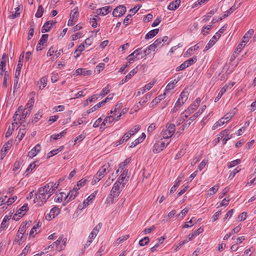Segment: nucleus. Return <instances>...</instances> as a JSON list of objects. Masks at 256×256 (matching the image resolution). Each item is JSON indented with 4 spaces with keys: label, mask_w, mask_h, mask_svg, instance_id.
<instances>
[{
    "label": "nucleus",
    "mask_w": 256,
    "mask_h": 256,
    "mask_svg": "<svg viewBox=\"0 0 256 256\" xmlns=\"http://www.w3.org/2000/svg\"><path fill=\"white\" fill-rule=\"evenodd\" d=\"M188 93L187 92H181L179 98L176 100V103L178 102L180 104V106L181 107L184 104V102L186 101L188 98Z\"/></svg>",
    "instance_id": "21"
},
{
    "label": "nucleus",
    "mask_w": 256,
    "mask_h": 256,
    "mask_svg": "<svg viewBox=\"0 0 256 256\" xmlns=\"http://www.w3.org/2000/svg\"><path fill=\"white\" fill-rule=\"evenodd\" d=\"M44 13V9L42 5L39 6L35 14V16L36 18H40L42 16Z\"/></svg>",
    "instance_id": "57"
},
{
    "label": "nucleus",
    "mask_w": 256,
    "mask_h": 256,
    "mask_svg": "<svg viewBox=\"0 0 256 256\" xmlns=\"http://www.w3.org/2000/svg\"><path fill=\"white\" fill-rule=\"evenodd\" d=\"M200 44V42L194 45L193 46H192L186 52V53L184 54V56L188 57V56H190L192 55V51L196 50H197L199 49L200 48V46H198Z\"/></svg>",
    "instance_id": "29"
},
{
    "label": "nucleus",
    "mask_w": 256,
    "mask_h": 256,
    "mask_svg": "<svg viewBox=\"0 0 256 256\" xmlns=\"http://www.w3.org/2000/svg\"><path fill=\"white\" fill-rule=\"evenodd\" d=\"M126 10V8L124 6L120 5L114 10L112 15L114 17H120L125 14Z\"/></svg>",
    "instance_id": "12"
},
{
    "label": "nucleus",
    "mask_w": 256,
    "mask_h": 256,
    "mask_svg": "<svg viewBox=\"0 0 256 256\" xmlns=\"http://www.w3.org/2000/svg\"><path fill=\"white\" fill-rule=\"evenodd\" d=\"M156 82L153 80L146 84L142 88L139 89L137 92V96H139L144 94L146 91L150 90L154 84Z\"/></svg>",
    "instance_id": "18"
},
{
    "label": "nucleus",
    "mask_w": 256,
    "mask_h": 256,
    "mask_svg": "<svg viewBox=\"0 0 256 256\" xmlns=\"http://www.w3.org/2000/svg\"><path fill=\"white\" fill-rule=\"evenodd\" d=\"M232 130L231 126H229L227 128L222 130L219 134V137L218 138V142H219L220 138H227L228 140L232 138L233 136L232 134H230V132Z\"/></svg>",
    "instance_id": "10"
},
{
    "label": "nucleus",
    "mask_w": 256,
    "mask_h": 256,
    "mask_svg": "<svg viewBox=\"0 0 256 256\" xmlns=\"http://www.w3.org/2000/svg\"><path fill=\"white\" fill-rule=\"evenodd\" d=\"M220 37V34L218 32H216L215 34L212 37V38L209 40L208 44L206 46L204 51H207L210 48H211L217 42V40Z\"/></svg>",
    "instance_id": "11"
},
{
    "label": "nucleus",
    "mask_w": 256,
    "mask_h": 256,
    "mask_svg": "<svg viewBox=\"0 0 256 256\" xmlns=\"http://www.w3.org/2000/svg\"><path fill=\"white\" fill-rule=\"evenodd\" d=\"M110 165L108 163L106 164L103 166H102L97 172L98 176H100L102 178L104 176L108 173L110 171Z\"/></svg>",
    "instance_id": "13"
},
{
    "label": "nucleus",
    "mask_w": 256,
    "mask_h": 256,
    "mask_svg": "<svg viewBox=\"0 0 256 256\" xmlns=\"http://www.w3.org/2000/svg\"><path fill=\"white\" fill-rule=\"evenodd\" d=\"M131 136H132L128 132H127L124 134L122 136V138L120 140L115 142L114 145L116 146H118V145L122 144L124 142H126Z\"/></svg>",
    "instance_id": "25"
},
{
    "label": "nucleus",
    "mask_w": 256,
    "mask_h": 256,
    "mask_svg": "<svg viewBox=\"0 0 256 256\" xmlns=\"http://www.w3.org/2000/svg\"><path fill=\"white\" fill-rule=\"evenodd\" d=\"M241 162V160L240 159H236L233 161L230 162L228 163V168H232V167L235 166H236L238 164Z\"/></svg>",
    "instance_id": "52"
},
{
    "label": "nucleus",
    "mask_w": 256,
    "mask_h": 256,
    "mask_svg": "<svg viewBox=\"0 0 256 256\" xmlns=\"http://www.w3.org/2000/svg\"><path fill=\"white\" fill-rule=\"evenodd\" d=\"M106 104V101H102L98 104H97L96 105L94 106L88 112V114H90V112H92L94 111H96L97 110H98L100 107Z\"/></svg>",
    "instance_id": "37"
},
{
    "label": "nucleus",
    "mask_w": 256,
    "mask_h": 256,
    "mask_svg": "<svg viewBox=\"0 0 256 256\" xmlns=\"http://www.w3.org/2000/svg\"><path fill=\"white\" fill-rule=\"evenodd\" d=\"M14 144V140L11 139L8 140L2 146V151L3 152H7L8 150L12 147Z\"/></svg>",
    "instance_id": "33"
},
{
    "label": "nucleus",
    "mask_w": 256,
    "mask_h": 256,
    "mask_svg": "<svg viewBox=\"0 0 256 256\" xmlns=\"http://www.w3.org/2000/svg\"><path fill=\"white\" fill-rule=\"evenodd\" d=\"M99 97L98 96V94H94L92 96H90L87 100H86V104H86L88 105V103L90 102H92L93 101H94V100H97L98 98Z\"/></svg>",
    "instance_id": "61"
},
{
    "label": "nucleus",
    "mask_w": 256,
    "mask_h": 256,
    "mask_svg": "<svg viewBox=\"0 0 256 256\" xmlns=\"http://www.w3.org/2000/svg\"><path fill=\"white\" fill-rule=\"evenodd\" d=\"M140 125H136L134 127H132V128H130L128 132L132 136L136 134L139 130H140Z\"/></svg>",
    "instance_id": "46"
},
{
    "label": "nucleus",
    "mask_w": 256,
    "mask_h": 256,
    "mask_svg": "<svg viewBox=\"0 0 256 256\" xmlns=\"http://www.w3.org/2000/svg\"><path fill=\"white\" fill-rule=\"evenodd\" d=\"M121 174L120 177L118 178L116 181H118L121 183H123V182L126 180V181H128V178H126V176L128 174V170H124L122 172H120Z\"/></svg>",
    "instance_id": "32"
},
{
    "label": "nucleus",
    "mask_w": 256,
    "mask_h": 256,
    "mask_svg": "<svg viewBox=\"0 0 256 256\" xmlns=\"http://www.w3.org/2000/svg\"><path fill=\"white\" fill-rule=\"evenodd\" d=\"M64 200V202L65 204L64 205H65L68 202H66L67 198H66V194L64 192H60L59 194H56L54 196V200L56 202H62Z\"/></svg>",
    "instance_id": "15"
},
{
    "label": "nucleus",
    "mask_w": 256,
    "mask_h": 256,
    "mask_svg": "<svg viewBox=\"0 0 256 256\" xmlns=\"http://www.w3.org/2000/svg\"><path fill=\"white\" fill-rule=\"evenodd\" d=\"M236 8L235 5L232 6L230 8H229L225 12V13L222 16L221 18H219L220 20H222V19L230 15L234 10H236Z\"/></svg>",
    "instance_id": "36"
},
{
    "label": "nucleus",
    "mask_w": 256,
    "mask_h": 256,
    "mask_svg": "<svg viewBox=\"0 0 256 256\" xmlns=\"http://www.w3.org/2000/svg\"><path fill=\"white\" fill-rule=\"evenodd\" d=\"M241 169L240 168L239 166L236 167L235 169H234L232 171L229 175V178L232 179L233 178L235 175L238 173Z\"/></svg>",
    "instance_id": "58"
},
{
    "label": "nucleus",
    "mask_w": 256,
    "mask_h": 256,
    "mask_svg": "<svg viewBox=\"0 0 256 256\" xmlns=\"http://www.w3.org/2000/svg\"><path fill=\"white\" fill-rule=\"evenodd\" d=\"M197 60V58L196 56H194L192 58L188 60H187L184 62L186 65L187 67H189L190 66L192 65L194 63H195Z\"/></svg>",
    "instance_id": "49"
},
{
    "label": "nucleus",
    "mask_w": 256,
    "mask_h": 256,
    "mask_svg": "<svg viewBox=\"0 0 256 256\" xmlns=\"http://www.w3.org/2000/svg\"><path fill=\"white\" fill-rule=\"evenodd\" d=\"M48 37V34H44L42 35L36 47L37 51L41 50L43 48L42 46L46 42Z\"/></svg>",
    "instance_id": "19"
},
{
    "label": "nucleus",
    "mask_w": 256,
    "mask_h": 256,
    "mask_svg": "<svg viewBox=\"0 0 256 256\" xmlns=\"http://www.w3.org/2000/svg\"><path fill=\"white\" fill-rule=\"evenodd\" d=\"M104 119L102 118V117L99 118L98 120H96L93 124V127L98 128L99 126H104L102 124V122Z\"/></svg>",
    "instance_id": "56"
},
{
    "label": "nucleus",
    "mask_w": 256,
    "mask_h": 256,
    "mask_svg": "<svg viewBox=\"0 0 256 256\" xmlns=\"http://www.w3.org/2000/svg\"><path fill=\"white\" fill-rule=\"evenodd\" d=\"M170 140H168L161 136L156 140L152 147V152L154 154L159 153L166 148L170 144Z\"/></svg>",
    "instance_id": "6"
},
{
    "label": "nucleus",
    "mask_w": 256,
    "mask_h": 256,
    "mask_svg": "<svg viewBox=\"0 0 256 256\" xmlns=\"http://www.w3.org/2000/svg\"><path fill=\"white\" fill-rule=\"evenodd\" d=\"M32 96L30 98L24 109L22 106H20L17 109V119L19 120L20 122L22 124L26 116H28L32 110L34 103V94H32Z\"/></svg>",
    "instance_id": "2"
},
{
    "label": "nucleus",
    "mask_w": 256,
    "mask_h": 256,
    "mask_svg": "<svg viewBox=\"0 0 256 256\" xmlns=\"http://www.w3.org/2000/svg\"><path fill=\"white\" fill-rule=\"evenodd\" d=\"M215 12L214 10H212L204 16L202 20V22H204L210 20V18L214 14Z\"/></svg>",
    "instance_id": "47"
},
{
    "label": "nucleus",
    "mask_w": 256,
    "mask_h": 256,
    "mask_svg": "<svg viewBox=\"0 0 256 256\" xmlns=\"http://www.w3.org/2000/svg\"><path fill=\"white\" fill-rule=\"evenodd\" d=\"M166 96V92H164V94H160L158 96L154 98V102H156L158 104L160 103L162 100L165 98Z\"/></svg>",
    "instance_id": "59"
},
{
    "label": "nucleus",
    "mask_w": 256,
    "mask_h": 256,
    "mask_svg": "<svg viewBox=\"0 0 256 256\" xmlns=\"http://www.w3.org/2000/svg\"><path fill=\"white\" fill-rule=\"evenodd\" d=\"M40 226L41 224H40L39 222L36 224L34 225L30 232V236H34V232L38 234V230L40 228Z\"/></svg>",
    "instance_id": "41"
},
{
    "label": "nucleus",
    "mask_w": 256,
    "mask_h": 256,
    "mask_svg": "<svg viewBox=\"0 0 256 256\" xmlns=\"http://www.w3.org/2000/svg\"><path fill=\"white\" fill-rule=\"evenodd\" d=\"M159 30L158 28L154 29L152 30H150L146 34L145 36V38L146 40H149L153 37H154L156 35L158 32Z\"/></svg>",
    "instance_id": "31"
},
{
    "label": "nucleus",
    "mask_w": 256,
    "mask_h": 256,
    "mask_svg": "<svg viewBox=\"0 0 256 256\" xmlns=\"http://www.w3.org/2000/svg\"><path fill=\"white\" fill-rule=\"evenodd\" d=\"M229 86L226 84L224 86H223L220 92H218V96L215 98L214 102H216L219 100L221 98L222 95L226 92V91L228 89Z\"/></svg>",
    "instance_id": "27"
},
{
    "label": "nucleus",
    "mask_w": 256,
    "mask_h": 256,
    "mask_svg": "<svg viewBox=\"0 0 256 256\" xmlns=\"http://www.w3.org/2000/svg\"><path fill=\"white\" fill-rule=\"evenodd\" d=\"M176 130V126L173 124H167L164 128L160 134V136L168 140H170V138L174 134Z\"/></svg>",
    "instance_id": "7"
},
{
    "label": "nucleus",
    "mask_w": 256,
    "mask_h": 256,
    "mask_svg": "<svg viewBox=\"0 0 256 256\" xmlns=\"http://www.w3.org/2000/svg\"><path fill=\"white\" fill-rule=\"evenodd\" d=\"M41 150V146L40 144H37L28 153V156L30 158L35 156Z\"/></svg>",
    "instance_id": "24"
},
{
    "label": "nucleus",
    "mask_w": 256,
    "mask_h": 256,
    "mask_svg": "<svg viewBox=\"0 0 256 256\" xmlns=\"http://www.w3.org/2000/svg\"><path fill=\"white\" fill-rule=\"evenodd\" d=\"M158 48L156 47V46H155V45L153 43L146 48V50L144 51V53H145V55H147L150 54L149 51L152 50L154 52Z\"/></svg>",
    "instance_id": "48"
},
{
    "label": "nucleus",
    "mask_w": 256,
    "mask_h": 256,
    "mask_svg": "<svg viewBox=\"0 0 256 256\" xmlns=\"http://www.w3.org/2000/svg\"><path fill=\"white\" fill-rule=\"evenodd\" d=\"M29 222H23L20 226L18 232L22 234H24L26 231V229L30 226Z\"/></svg>",
    "instance_id": "34"
},
{
    "label": "nucleus",
    "mask_w": 256,
    "mask_h": 256,
    "mask_svg": "<svg viewBox=\"0 0 256 256\" xmlns=\"http://www.w3.org/2000/svg\"><path fill=\"white\" fill-rule=\"evenodd\" d=\"M15 122H13L11 124L10 126H9L6 133V136H5L6 138H8L10 137L12 134L14 130V128H15V124H14Z\"/></svg>",
    "instance_id": "42"
},
{
    "label": "nucleus",
    "mask_w": 256,
    "mask_h": 256,
    "mask_svg": "<svg viewBox=\"0 0 256 256\" xmlns=\"http://www.w3.org/2000/svg\"><path fill=\"white\" fill-rule=\"evenodd\" d=\"M42 117V114L40 112H38L34 115V119L32 120V122L34 124L36 122Z\"/></svg>",
    "instance_id": "63"
},
{
    "label": "nucleus",
    "mask_w": 256,
    "mask_h": 256,
    "mask_svg": "<svg viewBox=\"0 0 256 256\" xmlns=\"http://www.w3.org/2000/svg\"><path fill=\"white\" fill-rule=\"evenodd\" d=\"M152 92H148L146 94V96L141 98L139 103L140 104H144V103L147 102L151 98L152 96Z\"/></svg>",
    "instance_id": "39"
},
{
    "label": "nucleus",
    "mask_w": 256,
    "mask_h": 256,
    "mask_svg": "<svg viewBox=\"0 0 256 256\" xmlns=\"http://www.w3.org/2000/svg\"><path fill=\"white\" fill-rule=\"evenodd\" d=\"M180 182H181V180H180V178L178 177L176 180L174 185L170 188V192L171 193H172L176 190V188L179 186Z\"/></svg>",
    "instance_id": "51"
},
{
    "label": "nucleus",
    "mask_w": 256,
    "mask_h": 256,
    "mask_svg": "<svg viewBox=\"0 0 256 256\" xmlns=\"http://www.w3.org/2000/svg\"><path fill=\"white\" fill-rule=\"evenodd\" d=\"M112 8L110 6H106L96 10V13L98 15L106 16L108 14Z\"/></svg>",
    "instance_id": "23"
},
{
    "label": "nucleus",
    "mask_w": 256,
    "mask_h": 256,
    "mask_svg": "<svg viewBox=\"0 0 256 256\" xmlns=\"http://www.w3.org/2000/svg\"><path fill=\"white\" fill-rule=\"evenodd\" d=\"M124 184V183H123L122 186H120L122 183L118 181L116 182L112 188L110 194L106 200V204H112L116 202V198L119 196L121 191L122 190Z\"/></svg>",
    "instance_id": "3"
},
{
    "label": "nucleus",
    "mask_w": 256,
    "mask_h": 256,
    "mask_svg": "<svg viewBox=\"0 0 256 256\" xmlns=\"http://www.w3.org/2000/svg\"><path fill=\"white\" fill-rule=\"evenodd\" d=\"M78 16V7H76L72 10L70 14V18L68 22V26H73L76 22Z\"/></svg>",
    "instance_id": "9"
},
{
    "label": "nucleus",
    "mask_w": 256,
    "mask_h": 256,
    "mask_svg": "<svg viewBox=\"0 0 256 256\" xmlns=\"http://www.w3.org/2000/svg\"><path fill=\"white\" fill-rule=\"evenodd\" d=\"M110 92V89L108 88V85L106 86L104 88L102 91L100 92V94H98V97L100 96H104L106 94H108V92Z\"/></svg>",
    "instance_id": "54"
},
{
    "label": "nucleus",
    "mask_w": 256,
    "mask_h": 256,
    "mask_svg": "<svg viewBox=\"0 0 256 256\" xmlns=\"http://www.w3.org/2000/svg\"><path fill=\"white\" fill-rule=\"evenodd\" d=\"M149 242H150L149 238L148 236H145L139 241L138 244L140 246H144L148 244Z\"/></svg>",
    "instance_id": "55"
},
{
    "label": "nucleus",
    "mask_w": 256,
    "mask_h": 256,
    "mask_svg": "<svg viewBox=\"0 0 256 256\" xmlns=\"http://www.w3.org/2000/svg\"><path fill=\"white\" fill-rule=\"evenodd\" d=\"M218 188L219 186L216 184L210 188L208 191V195L210 196L216 193L218 190Z\"/></svg>",
    "instance_id": "45"
},
{
    "label": "nucleus",
    "mask_w": 256,
    "mask_h": 256,
    "mask_svg": "<svg viewBox=\"0 0 256 256\" xmlns=\"http://www.w3.org/2000/svg\"><path fill=\"white\" fill-rule=\"evenodd\" d=\"M6 66V61L0 62V78H2L4 74Z\"/></svg>",
    "instance_id": "43"
},
{
    "label": "nucleus",
    "mask_w": 256,
    "mask_h": 256,
    "mask_svg": "<svg viewBox=\"0 0 256 256\" xmlns=\"http://www.w3.org/2000/svg\"><path fill=\"white\" fill-rule=\"evenodd\" d=\"M66 130H65L59 134H52L51 136V138L54 140H56L60 138L62 136H64L66 134Z\"/></svg>",
    "instance_id": "44"
},
{
    "label": "nucleus",
    "mask_w": 256,
    "mask_h": 256,
    "mask_svg": "<svg viewBox=\"0 0 256 256\" xmlns=\"http://www.w3.org/2000/svg\"><path fill=\"white\" fill-rule=\"evenodd\" d=\"M54 24V22L52 21H48L42 26V33H45L48 32Z\"/></svg>",
    "instance_id": "28"
},
{
    "label": "nucleus",
    "mask_w": 256,
    "mask_h": 256,
    "mask_svg": "<svg viewBox=\"0 0 256 256\" xmlns=\"http://www.w3.org/2000/svg\"><path fill=\"white\" fill-rule=\"evenodd\" d=\"M141 48H138L135 50L132 53L128 55L126 59L128 61V63L132 64L133 62L135 61L138 58V56L140 54V50ZM140 58H138V59Z\"/></svg>",
    "instance_id": "14"
},
{
    "label": "nucleus",
    "mask_w": 256,
    "mask_h": 256,
    "mask_svg": "<svg viewBox=\"0 0 256 256\" xmlns=\"http://www.w3.org/2000/svg\"><path fill=\"white\" fill-rule=\"evenodd\" d=\"M180 0H176L169 4L168 9L170 10H174L180 6Z\"/></svg>",
    "instance_id": "26"
},
{
    "label": "nucleus",
    "mask_w": 256,
    "mask_h": 256,
    "mask_svg": "<svg viewBox=\"0 0 256 256\" xmlns=\"http://www.w3.org/2000/svg\"><path fill=\"white\" fill-rule=\"evenodd\" d=\"M102 228V224L100 223L98 225H96L94 228L92 230L90 234L94 235L95 236H96L100 231V229Z\"/></svg>",
    "instance_id": "53"
},
{
    "label": "nucleus",
    "mask_w": 256,
    "mask_h": 256,
    "mask_svg": "<svg viewBox=\"0 0 256 256\" xmlns=\"http://www.w3.org/2000/svg\"><path fill=\"white\" fill-rule=\"evenodd\" d=\"M62 147H60L58 148H56V149H54L52 150H51L50 152H48L47 154V158H49L51 157H52V156L56 154H58L59 152H60V151H62Z\"/></svg>",
    "instance_id": "40"
},
{
    "label": "nucleus",
    "mask_w": 256,
    "mask_h": 256,
    "mask_svg": "<svg viewBox=\"0 0 256 256\" xmlns=\"http://www.w3.org/2000/svg\"><path fill=\"white\" fill-rule=\"evenodd\" d=\"M16 80H14V86H13V92L12 94L10 92L6 100V106H12L14 101L16 100V97L15 96V91L16 90Z\"/></svg>",
    "instance_id": "8"
},
{
    "label": "nucleus",
    "mask_w": 256,
    "mask_h": 256,
    "mask_svg": "<svg viewBox=\"0 0 256 256\" xmlns=\"http://www.w3.org/2000/svg\"><path fill=\"white\" fill-rule=\"evenodd\" d=\"M86 136V133L83 132L81 134L76 136L74 140L75 142L76 143L78 142L82 141L85 138Z\"/></svg>",
    "instance_id": "62"
},
{
    "label": "nucleus",
    "mask_w": 256,
    "mask_h": 256,
    "mask_svg": "<svg viewBox=\"0 0 256 256\" xmlns=\"http://www.w3.org/2000/svg\"><path fill=\"white\" fill-rule=\"evenodd\" d=\"M154 44L157 48H160L163 45V43L161 40V38L156 40Z\"/></svg>",
    "instance_id": "64"
},
{
    "label": "nucleus",
    "mask_w": 256,
    "mask_h": 256,
    "mask_svg": "<svg viewBox=\"0 0 256 256\" xmlns=\"http://www.w3.org/2000/svg\"><path fill=\"white\" fill-rule=\"evenodd\" d=\"M50 182L38 190V192L36 194L34 200V203H38L40 206L45 203L48 199L53 194L54 190L58 188L60 182Z\"/></svg>",
    "instance_id": "1"
},
{
    "label": "nucleus",
    "mask_w": 256,
    "mask_h": 256,
    "mask_svg": "<svg viewBox=\"0 0 256 256\" xmlns=\"http://www.w3.org/2000/svg\"><path fill=\"white\" fill-rule=\"evenodd\" d=\"M122 103L118 102V103L114 106V108H112V110L115 111V112H117L118 113H120L122 115V114H124V110L122 109Z\"/></svg>",
    "instance_id": "35"
},
{
    "label": "nucleus",
    "mask_w": 256,
    "mask_h": 256,
    "mask_svg": "<svg viewBox=\"0 0 256 256\" xmlns=\"http://www.w3.org/2000/svg\"><path fill=\"white\" fill-rule=\"evenodd\" d=\"M224 124H225V122H224L223 120L220 118L214 124L212 128V130H215L218 127L224 125Z\"/></svg>",
    "instance_id": "50"
},
{
    "label": "nucleus",
    "mask_w": 256,
    "mask_h": 256,
    "mask_svg": "<svg viewBox=\"0 0 256 256\" xmlns=\"http://www.w3.org/2000/svg\"><path fill=\"white\" fill-rule=\"evenodd\" d=\"M26 130L25 128H20L17 137H19V140H21L23 137L25 136Z\"/></svg>",
    "instance_id": "60"
},
{
    "label": "nucleus",
    "mask_w": 256,
    "mask_h": 256,
    "mask_svg": "<svg viewBox=\"0 0 256 256\" xmlns=\"http://www.w3.org/2000/svg\"><path fill=\"white\" fill-rule=\"evenodd\" d=\"M206 108V105L202 106L197 112L191 116L188 120L189 122V124L200 116L205 110Z\"/></svg>",
    "instance_id": "20"
},
{
    "label": "nucleus",
    "mask_w": 256,
    "mask_h": 256,
    "mask_svg": "<svg viewBox=\"0 0 256 256\" xmlns=\"http://www.w3.org/2000/svg\"><path fill=\"white\" fill-rule=\"evenodd\" d=\"M78 192H76L75 190H70L68 194H66L67 200L66 202H68L70 200L74 199L76 196L78 195Z\"/></svg>",
    "instance_id": "30"
},
{
    "label": "nucleus",
    "mask_w": 256,
    "mask_h": 256,
    "mask_svg": "<svg viewBox=\"0 0 256 256\" xmlns=\"http://www.w3.org/2000/svg\"><path fill=\"white\" fill-rule=\"evenodd\" d=\"M138 66L134 68L132 70H131L126 76L124 78H123L120 82V84H122L126 82L128 80L130 79L132 77L136 74L138 72Z\"/></svg>",
    "instance_id": "22"
},
{
    "label": "nucleus",
    "mask_w": 256,
    "mask_h": 256,
    "mask_svg": "<svg viewBox=\"0 0 256 256\" xmlns=\"http://www.w3.org/2000/svg\"><path fill=\"white\" fill-rule=\"evenodd\" d=\"M254 30L250 29L248 30L245 34L243 38L244 42H248L254 34Z\"/></svg>",
    "instance_id": "38"
},
{
    "label": "nucleus",
    "mask_w": 256,
    "mask_h": 256,
    "mask_svg": "<svg viewBox=\"0 0 256 256\" xmlns=\"http://www.w3.org/2000/svg\"><path fill=\"white\" fill-rule=\"evenodd\" d=\"M201 100L200 98H198L183 112L180 114V121L182 122L184 121L189 116L192 114L199 106Z\"/></svg>",
    "instance_id": "4"
},
{
    "label": "nucleus",
    "mask_w": 256,
    "mask_h": 256,
    "mask_svg": "<svg viewBox=\"0 0 256 256\" xmlns=\"http://www.w3.org/2000/svg\"><path fill=\"white\" fill-rule=\"evenodd\" d=\"M28 210V204H24L18 210H17V220L24 216Z\"/></svg>",
    "instance_id": "17"
},
{
    "label": "nucleus",
    "mask_w": 256,
    "mask_h": 256,
    "mask_svg": "<svg viewBox=\"0 0 256 256\" xmlns=\"http://www.w3.org/2000/svg\"><path fill=\"white\" fill-rule=\"evenodd\" d=\"M122 116L120 113L115 112L114 110H111L108 114V115L104 119L102 124L104 126H108L110 124L116 122L120 120Z\"/></svg>",
    "instance_id": "5"
},
{
    "label": "nucleus",
    "mask_w": 256,
    "mask_h": 256,
    "mask_svg": "<svg viewBox=\"0 0 256 256\" xmlns=\"http://www.w3.org/2000/svg\"><path fill=\"white\" fill-rule=\"evenodd\" d=\"M60 210L58 208L54 207L50 210V213L46 216V219L50 220L54 218L60 214Z\"/></svg>",
    "instance_id": "16"
}]
</instances>
